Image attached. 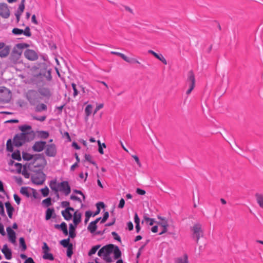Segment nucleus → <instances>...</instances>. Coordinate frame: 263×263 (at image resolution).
<instances>
[{"label":"nucleus","instance_id":"obj_1","mask_svg":"<svg viewBox=\"0 0 263 263\" xmlns=\"http://www.w3.org/2000/svg\"><path fill=\"white\" fill-rule=\"evenodd\" d=\"M18 128L22 133L17 134L13 138V143L15 146L19 147L25 142L33 140L35 136V132L32 130L30 125H23L19 126Z\"/></svg>","mask_w":263,"mask_h":263},{"label":"nucleus","instance_id":"obj_2","mask_svg":"<svg viewBox=\"0 0 263 263\" xmlns=\"http://www.w3.org/2000/svg\"><path fill=\"white\" fill-rule=\"evenodd\" d=\"M111 253H114L115 259H118L121 257L122 253L119 248L113 244H108L103 246L99 250L98 255L102 257L106 262L110 263L113 261L110 256Z\"/></svg>","mask_w":263,"mask_h":263},{"label":"nucleus","instance_id":"obj_3","mask_svg":"<svg viewBox=\"0 0 263 263\" xmlns=\"http://www.w3.org/2000/svg\"><path fill=\"white\" fill-rule=\"evenodd\" d=\"M34 167H39V170H32V172L35 173L34 175L31 176L32 182L36 185H42L46 180V175L42 171L43 166L42 165L36 164L34 165Z\"/></svg>","mask_w":263,"mask_h":263},{"label":"nucleus","instance_id":"obj_4","mask_svg":"<svg viewBox=\"0 0 263 263\" xmlns=\"http://www.w3.org/2000/svg\"><path fill=\"white\" fill-rule=\"evenodd\" d=\"M191 231L192 232V237L195 239L197 243L201 237L203 236V231L202 229V226L199 223H196L191 228Z\"/></svg>","mask_w":263,"mask_h":263},{"label":"nucleus","instance_id":"obj_5","mask_svg":"<svg viewBox=\"0 0 263 263\" xmlns=\"http://www.w3.org/2000/svg\"><path fill=\"white\" fill-rule=\"evenodd\" d=\"M186 84L189 85V88L186 91V93L187 95H189L191 93L195 86V78L193 70H190L187 73Z\"/></svg>","mask_w":263,"mask_h":263},{"label":"nucleus","instance_id":"obj_6","mask_svg":"<svg viewBox=\"0 0 263 263\" xmlns=\"http://www.w3.org/2000/svg\"><path fill=\"white\" fill-rule=\"evenodd\" d=\"M29 46V44L25 43L16 44L13 49L11 55L15 57L17 59L20 58L23 52V49Z\"/></svg>","mask_w":263,"mask_h":263},{"label":"nucleus","instance_id":"obj_7","mask_svg":"<svg viewBox=\"0 0 263 263\" xmlns=\"http://www.w3.org/2000/svg\"><path fill=\"white\" fill-rule=\"evenodd\" d=\"M11 98V91L5 87H1L0 88V102L8 103L10 101Z\"/></svg>","mask_w":263,"mask_h":263},{"label":"nucleus","instance_id":"obj_8","mask_svg":"<svg viewBox=\"0 0 263 263\" xmlns=\"http://www.w3.org/2000/svg\"><path fill=\"white\" fill-rule=\"evenodd\" d=\"M60 191L63 192L65 196H67L71 192V188L67 181H63L58 183Z\"/></svg>","mask_w":263,"mask_h":263},{"label":"nucleus","instance_id":"obj_9","mask_svg":"<svg viewBox=\"0 0 263 263\" xmlns=\"http://www.w3.org/2000/svg\"><path fill=\"white\" fill-rule=\"evenodd\" d=\"M42 156V154H36L35 155H33L27 152H23L22 153L23 159L25 161H29L31 160L32 158H33V162L32 163V164L33 166L34 165L37 164H35V161L37 159H39Z\"/></svg>","mask_w":263,"mask_h":263},{"label":"nucleus","instance_id":"obj_10","mask_svg":"<svg viewBox=\"0 0 263 263\" xmlns=\"http://www.w3.org/2000/svg\"><path fill=\"white\" fill-rule=\"evenodd\" d=\"M45 154L48 157H54L57 154V148L54 144L46 145Z\"/></svg>","mask_w":263,"mask_h":263},{"label":"nucleus","instance_id":"obj_11","mask_svg":"<svg viewBox=\"0 0 263 263\" xmlns=\"http://www.w3.org/2000/svg\"><path fill=\"white\" fill-rule=\"evenodd\" d=\"M24 55L26 59L30 61H35L38 59L36 52L32 49H27L24 52Z\"/></svg>","mask_w":263,"mask_h":263},{"label":"nucleus","instance_id":"obj_12","mask_svg":"<svg viewBox=\"0 0 263 263\" xmlns=\"http://www.w3.org/2000/svg\"><path fill=\"white\" fill-rule=\"evenodd\" d=\"M46 146V142L45 141H36L34 143L33 145L32 146V149L34 152H41L44 148H45Z\"/></svg>","mask_w":263,"mask_h":263},{"label":"nucleus","instance_id":"obj_13","mask_svg":"<svg viewBox=\"0 0 263 263\" xmlns=\"http://www.w3.org/2000/svg\"><path fill=\"white\" fill-rule=\"evenodd\" d=\"M74 209L73 208H67L61 212L62 215L66 220H70L72 217V214L70 211H74Z\"/></svg>","mask_w":263,"mask_h":263},{"label":"nucleus","instance_id":"obj_14","mask_svg":"<svg viewBox=\"0 0 263 263\" xmlns=\"http://www.w3.org/2000/svg\"><path fill=\"white\" fill-rule=\"evenodd\" d=\"M6 230L9 241L12 243H14L16 242L15 232L9 227L7 228Z\"/></svg>","mask_w":263,"mask_h":263},{"label":"nucleus","instance_id":"obj_15","mask_svg":"<svg viewBox=\"0 0 263 263\" xmlns=\"http://www.w3.org/2000/svg\"><path fill=\"white\" fill-rule=\"evenodd\" d=\"M2 252L4 254L5 258L7 259H11V258H12L11 250L8 248V246L6 244L4 245L3 248L2 249Z\"/></svg>","mask_w":263,"mask_h":263},{"label":"nucleus","instance_id":"obj_16","mask_svg":"<svg viewBox=\"0 0 263 263\" xmlns=\"http://www.w3.org/2000/svg\"><path fill=\"white\" fill-rule=\"evenodd\" d=\"M148 53L153 54L156 58L161 61L164 64H167V61L162 54H158L152 50H149Z\"/></svg>","mask_w":263,"mask_h":263},{"label":"nucleus","instance_id":"obj_17","mask_svg":"<svg viewBox=\"0 0 263 263\" xmlns=\"http://www.w3.org/2000/svg\"><path fill=\"white\" fill-rule=\"evenodd\" d=\"M82 214L76 211L73 214V222L77 226L81 221Z\"/></svg>","mask_w":263,"mask_h":263},{"label":"nucleus","instance_id":"obj_18","mask_svg":"<svg viewBox=\"0 0 263 263\" xmlns=\"http://www.w3.org/2000/svg\"><path fill=\"white\" fill-rule=\"evenodd\" d=\"M0 15L4 18H8L10 15L9 10L6 5H2V8L1 9Z\"/></svg>","mask_w":263,"mask_h":263},{"label":"nucleus","instance_id":"obj_19","mask_svg":"<svg viewBox=\"0 0 263 263\" xmlns=\"http://www.w3.org/2000/svg\"><path fill=\"white\" fill-rule=\"evenodd\" d=\"M8 215L10 218H12L13 213L14 211V208L11 205V203L8 201L5 203Z\"/></svg>","mask_w":263,"mask_h":263},{"label":"nucleus","instance_id":"obj_20","mask_svg":"<svg viewBox=\"0 0 263 263\" xmlns=\"http://www.w3.org/2000/svg\"><path fill=\"white\" fill-rule=\"evenodd\" d=\"M77 226L75 225H73L70 223L69 225V237L71 238H73L76 236V234L75 233L76 228Z\"/></svg>","mask_w":263,"mask_h":263},{"label":"nucleus","instance_id":"obj_21","mask_svg":"<svg viewBox=\"0 0 263 263\" xmlns=\"http://www.w3.org/2000/svg\"><path fill=\"white\" fill-rule=\"evenodd\" d=\"M97 229V224L93 221L89 224L87 229L92 234L94 233Z\"/></svg>","mask_w":263,"mask_h":263},{"label":"nucleus","instance_id":"obj_22","mask_svg":"<svg viewBox=\"0 0 263 263\" xmlns=\"http://www.w3.org/2000/svg\"><path fill=\"white\" fill-rule=\"evenodd\" d=\"M257 202L259 206L263 209V195L256 193L255 194Z\"/></svg>","mask_w":263,"mask_h":263},{"label":"nucleus","instance_id":"obj_23","mask_svg":"<svg viewBox=\"0 0 263 263\" xmlns=\"http://www.w3.org/2000/svg\"><path fill=\"white\" fill-rule=\"evenodd\" d=\"M47 109V105L44 103H41L37 105L35 107V110L36 112H41L42 111H46Z\"/></svg>","mask_w":263,"mask_h":263},{"label":"nucleus","instance_id":"obj_24","mask_svg":"<svg viewBox=\"0 0 263 263\" xmlns=\"http://www.w3.org/2000/svg\"><path fill=\"white\" fill-rule=\"evenodd\" d=\"M97 206V210L95 211V212L92 214L93 216H95L99 214L100 212V207L102 208H104L105 207V204L102 202H98L96 204Z\"/></svg>","mask_w":263,"mask_h":263},{"label":"nucleus","instance_id":"obj_25","mask_svg":"<svg viewBox=\"0 0 263 263\" xmlns=\"http://www.w3.org/2000/svg\"><path fill=\"white\" fill-rule=\"evenodd\" d=\"M54 213V210L53 208H48L46 211L45 219L46 220H49L53 214Z\"/></svg>","mask_w":263,"mask_h":263},{"label":"nucleus","instance_id":"obj_26","mask_svg":"<svg viewBox=\"0 0 263 263\" xmlns=\"http://www.w3.org/2000/svg\"><path fill=\"white\" fill-rule=\"evenodd\" d=\"M40 93L44 96L48 97L50 96V91L48 88H42L39 90Z\"/></svg>","mask_w":263,"mask_h":263},{"label":"nucleus","instance_id":"obj_27","mask_svg":"<svg viewBox=\"0 0 263 263\" xmlns=\"http://www.w3.org/2000/svg\"><path fill=\"white\" fill-rule=\"evenodd\" d=\"M69 238L67 239H64L60 241V244L64 247V248H68L70 247V245H72V243H70V239Z\"/></svg>","mask_w":263,"mask_h":263},{"label":"nucleus","instance_id":"obj_28","mask_svg":"<svg viewBox=\"0 0 263 263\" xmlns=\"http://www.w3.org/2000/svg\"><path fill=\"white\" fill-rule=\"evenodd\" d=\"M60 229H61V230L63 232V234L65 236H66L68 234L67 224L65 222H62L61 223V226L60 227Z\"/></svg>","mask_w":263,"mask_h":263},{"label":"nucleus","instance_id":"obj_29","mask_svg":"<svg viewBox=\"0 0 263 263\" xmlns=\"http://www.w3.org/2000/svg\"><path fill=\"white\" fill-rule=\"evenodd\" d=\"M9 53V48L8 47H6L4 48H3L0 51V57L4 58L7 57Z\"/></svg>","mask_w":263,"mask_h":263},{"label":"nucleus","instance_id":"obj_30","mask_svg":"<svg viewBox=\"0 0 263 263\" xmlns=\"http://www.w3.org/2000/svg\"><path fill=\"white\" fill-rule=\"evenodd\" d=\"M11 157L13 159L16 160L17 161H21L22 159L20 151L19 150H16L14 153H13Z\"/></svg>","mask_w":263,"mask_h":263},{"label":"nucleus","instance_id":"obj_31","mask_svg":"<svg viewBox=\"0 0 263 263\" xmlns=\"http://www.w3.org/2000/svg\"><path fill=\"white\" fill-rule=\"evenodd\" d=\"M49 186L53 191H57L58 190V183H57L56 180H53L50 181L49 183Z\"/></svg>","mask_w":263,"mask_h":263},{"label":"nucleus","instance_id":"obj_32","mask_svg":"<svg viewBox=\"0 0 263 263\" xmlns=\"http://www.w3.org/2000/svg\"><path fill=\"white\" fill-rule=\"evenodd\" d=\"M20 193L25 196L27 197H29L31 196V194L28 191V187L23 186L21 187Z\"/></svg>","mask_w":263,"mask_h":263},{"label":"nucleus","instance_id":"obj_33","mask_svg":"<svg viewBox=\"0 0 263 263\" xmlns=\"http://www.w3.org/2000/svg\"><path fill=\"white\" fill-rule=\"evenodd\" d=\"M6 149L8 152H12L13 151V144L11 139H9L6 143Z\"/></svg>","mask_w":263,"mask_h":263},{"label":"nucleus","instance_id":"obj_34","mask_svg":"<svg viewBox=\"0 0 263 263\" xmlns=\"http://www.w3.org/2000/svg\"><path fill=\"white\" fill-rule=\"evenodd\" d=\"M84 157L86 161L89 162L90 163L92 164L94 166H96L97 168H98L97 163L95 161L92 160L91 156L90 155L86 154Z\"/></svg>","mask_w":263,"mask_h":263},{"label":"nucleus","instance_id":"obj_35","mask_svg":"<svg viewBox=\"0 0 263 263\" xmlns=\"http://www.w3.org/2000/svg\"><path fill=\"white\" fill-rule=\"evenodd\" d=\"M158 224L163 228V230L159 234V235H161L166 233L167 231V227H168L167 222L165 221L164 222H159Z\"/></svg>","mask_w":263,"mask_h":263},{"label":"nucleus","instance_id":"obj_36","mask_svg":"<svg viewBox=\"0 0 263 263\" xmlns=\"http://www.w3.org/2000/svg\"><path fill=\"white\" fill-rule=\"evenodd\" d=\"M20 245L21 247V250L25 251L27 249V246L25 243V239L23 237H21L19 239Z\"/></svg>","mask_w":263,"mask_h":263},{"label":"nucleus","instance_id":"obj_37","mask_svg":"<svg viewBox=\"0 0 263 263\" xmlns=\"http://www.w3.org/2000/svg\"><path fill=\"white\" fill-rule=\"evenodd\" d=\"M175 263H189L187 254H184V259L178 258L176 259Z\"/></svg>","mask_w":263,"mask_h":263},{"label":"nucleus","instance_id":"obj_38","mask_svg":"<svg viewBox=\"0 0 263 263\" xmlns=\"http://www.w3.org/2000/svg\"><path fill=\"white\" fill-rule=\"evenodd\" d=\"M100 247V245H97L92 247L88 252V255L91 256L92 255L95 254Z\"/></svg>","mask_w":263,"mask_h":263},{"label":"nucleus","instance_id":"obj_39","mask_svg":"<svg viewBox=\"0 0 263 263\" xmlns=\"http://www.w3.org/2000/svg\"><path fill=\"white\" fill-rule=\"evenodd\" d=\"M43 258L45 259H48L51 261L53 260L54 259L53 255L51 253H49V252L44 253Z\"/></svg>","mask_w":263,"mask_h":263},{"label":"nucleus","instance_id":"obj_40","mask_svg":"<svg viewBox=\"0 0 263 263\" xmlns=\"http://www.w3.org/2000/svg\"><path fill=\"white\" fill-rule=\"evenodd\" d=\"M92 106L90 104L87 105L85 109V112L87 117H89L92 112Z\"/></svg>","mask_w":263,"mask_h":263},{"label":"nucleus","instance_id":"obj_41","mask_svg":"<svg viewBox=\"0 0 263 263\" xmlns=\"http://www.w3.org/2000/svg\"><path fill=\"white\" fill-rule=\"evenodd\" d=\"M39 136L41 138L44 139H47L49 136V133L47 131L41 130V131L39 132Z\"/></svg>","mask_w":263,"mask_h":263},{"label":"nucleus","instance_id":"obj_42","mask_svg":"<svg viewBox=\"0 0 263 263\" xmlns=\"http://www.w3.org/2000/svg\"><path fill=\"white\" fill-rule=\"evenodd\" d=\"M42 204L45 207H48L52 204L51 198L50 197L47 198L42 201Z\"/></svg>","mask_w":263,"mask_h":263},{"label":"nucleus","instance_id":"obj_43","mask_svg":"<svg viewBox=\"0 0 263 263\" xmlns=\"http://www.w3.org/2000/svg\"><path fill=\"white\" fill-rule=\"evenodd\" d=\"M40 191L44 197H47L49 193V190L47 186H45L44 188L41 189Z\"/></svg>","mask_w":263,"mask_h":263},{"label":"nucleus","instance_id":"obj_44","mask_svg":"<svg viewBox=\"0 0 263 263\" xmlns=\"http://www.w3.org/2000/svg\"><path fill=\"white\" fill-rule=\"evenodd\" d=\"M12 32L14 35H20L23 34V30L17 28H14L12 29Z\"/></svg>","mask_w":263,"mask_h":263},{"label":"nucleus","instance_id":"obj_45","mask_svg":"<svg viewBox=\"0 0 263 263\" xmlns=\"http://www.w3.org/2000/svg\"><path fill=\"white\" fill-rule=\"evenodd\" d=\"M23 34L27 37H30L31 36V33L30 32V28L27 26L25 28V30H23Z\"/></svg>","mask_w":263,"mask_h":263},{"label":"nucleus","instance_id":"obj_46","mask_svg":"<svg viewBox=\"0 0 263 263\" xmlns=\"http://www.w3.org/2000/svg\"><path fill=\"white\" fill-rule=\"evenodd\" d=\"M92 216V213L90 211H87L85 212V223H87L90 216Z\"/></svg>","mask_w":263,"mask_h":263},{"label":"nucleus","instance_id":"obj_47","mask_svg":"<svg viewBox=\"0 0 263 263\" xmlns=\"http://www.w3.org/2000/svg\"><path fill=\"white\" fill-rule=\"evenodd\" d=\"M25 2V0H22L21 4L19 5L18 10H19V12L21 13H23V12L24 11V10L25 9V4H24Z\"/></svg>","mask_w":263,"mask_h":263},{"label":"nucleus","instance_id":"obj_48","mask_svg":"<svg viewBox=\"0 0 263 263\" xmlns=\"http://www.w3.org/2000/svg\"><path fill=\"white\" fill-rule=\"evenodd\" d=\"M108 217H109V213H108V212H105L104 214H103V216L102 218V219H101V220L100 221V223H104L107 220V219H108Z\"/></svg>","mask_w":263,"mask_h":263},{"label":"nucleus","instance_id":"obj_49","mask_svg":"<svg viewBox=\"0 0 263 263\" xmlns=\"http://www.w3.org/2000/svg\"><path fill=\"white\" fill-rule=\"evenodd\" d=\"M73 254L72 251V245H70V247L67 248V256L68 257H71Z\"/></svg>","mask_w":263,"mask_h":263},{"label":"nucleus","instance_id":"obj_50","mask_svg":"<svg viewBox=\"0 0 263 263\" xmlns=\"http://www.w3.org/2000/svg\"><path fill=\"white\" fill-rule=\"evenodd\" d=\"M32 118L34 120L39 121L41 122H43L46 120V116H41V117L33 116Z\"/></svg>","mask_w":263,"mask_h":263},{"label":"nucleus","instance_id":"obj_51","mask_svg":"<svg viewBox=\"0 0 263 263\" xmlns=\"http://www.w3.org/2000/svg\"><path fill=\"white\" fill-rule=\"evenodd\" d=\"M0 214L3 217L6 216L4 205L1 201H0Z\"/></svg>","mask_w":263,"mask_h":263},{"label":"nucleus","instance_id":"obj_52","mask_svg":"<svg viewBox=\"0 0 263 263\" xmlns=\"http://www.w3.org/2000/svg\"><path fill=\"white\" fill-rule=\"evenodd\" d=\"M42 249L43 250L44 253H45V252H48L50 251V248L46 242L43 243Z\"/></svg>","mask_w":263,"mask_h":263},{"label":"nucleus","instance_id":"obj_53","mask_svg":"<svg viewBox=\"0 0 263 263\" xmlns=\"http://www.w3.org/2000/svg\"><path fill=\"white\" fill-rule=\"evenodd\" d=\"M70 199L71 200L77 201H78L80 203H82V200L80 199V198H79V197H78V196H77L76 195H71L70 196Z\"/></svg>","mask_w":263,"mask_h":263},{"label":"nucleus","instance_id":"obj_54","mask_svg":"<svg viewBox=\"0 0 263 263\" xmlns=\"http://www.w3.org/2000/svg\"><path fill=\"white\" fill-rule=\"evenodd\" d=\"M71 86L73 90V97H75L78 94V91L77 89L76 84L74 83H72L71 84Z\"/></svg>","mask_w":263,"mask_h":263},{"label":"nucleus","instance_id":"obj_55","mask_svg":"<svg viewBox=\"0 0 263 263\" xmlns=\"http://www.w3.org/2000/svg\"><path fill=\"white\" fill-rule=\"evenodd\" d=\"M111 234L114 236V238L115 240L119 242L121 241L120 237L118 235V234L116 232H112L111 233Z\"/></svg>","mask_w":263,"mask_h":263},{"label":"nucleus","instance_id":"obj_56","mask_svg":"<svg viewBox=\"0 0 263 263\" xmlns=\"http://www.w3.org/2000/svg\"><path fill=\"white\" fill-rule=\"evenodd\" d=\"M69 204H70L69 202L67 201H62L61 204V206L62 208H65V209L67 208H71V206H69Z\"/></svg>","mask_w":263,"mask_h":263},{"label":"nucleus","instance_id":"obj_57","mask_svg":"<svg viewBox=\"0 0 263 263\" xmlns=\"http://www.w3.org/2000/svg\"><path fill=\"white\" fill-rule=\"evenodd\" d=\"M98 151L100 154L102 155L104 154V151H103V148L102 147V144H101L100 140L98 141Z\"/></svg>","mask_w":263,"mask_h":263},{"label":"nucleus","instance_id":"obj_58","mask_svg":"<svg viewBox=\"0 0 263 263\" xmlns=\"http://www.w3.org/2000/svg\"><path fill=\"white\" fill-rule=\"evenodd\" d=\"M116 220V217L115 216H114V217L112 218V221H109V222L106 223L105 224V227H110V226L114 225L115 223Z\"/></svg>","mask_w":263,"mask_h":263},{"label":"nucleus","instance_id":"obj_59","mask_svg":"<svg viewBox=\"0 0 263 263\" xmlns=\"http://www.w3.org/2000/svg\"><path fill=\"white\" fill-rule=\"evenodd\" d=\"M22 174L24 176L25 178H29L30 176V174L27 172L25 166H24V170L22 171Z\"/></svg>","mask_w":263,"mask_h":263},{"label":"nucleus","instance_id":"obj_60","mask_svg":"<svg viewBox=\"0 0 263 263\" xmlns=\"http://www.w3.org/2000/svg\"><path fill=\"white\" fill-rule=\"evenodd\" d=\"M46 78V80L48 81H50L52 79V76L51 74L50 70H48L47 71V75H45Z\"/></svg>","mask_w":263,"mask_h":263},{"label":"nucleus","instance_id":"obj_61","mask_svg":"<svg viewBox=\"0 0 263 263\" xmlns=\"http://www.w3.org/2000/svg\"><path fill=\"white\" fill-rule=\"evenodd\" d=\"M125 205V200L123 198H121L120 200L119 204L118 205V208L120 209H122L124 208Z\"/></svg>","mask_w":263,"mask_h":263},{"label":"nucleus","instance_id":"obj_62","mask_svg":"<svg viewBox=\"0 0 263 263\" xmlns=\"http://www.w3.org/2000/svg\"><path fill=\"white\" fill-rule=\"evenodd\" d=\"M136 193L140 195H144L145 194L146 192L144 190L141 189L140 188H137L136 189Z\"/></svg>","mask_w":263,"mask_h":263},{"label":"nucleus","instance_id":"obj_63","mask_svg":"<svg viewBox=\"0 0 263 263\" xmlns=\"http://www.w3.org/2000/svg\"><path fill=\"white\" fill-rule=\"evenodd\" d=\"M14 199L17 204H20L21 202L20 197L16 194L13 195Z\"/></svg>","mask_w":263,"mask_h":263},{"label":"nucleus","instance_id":"obj_64","mask_svg":"<svg viewBox=\"0 0 263 263\" xmlns=\"http://www.w3.org/2000/svg\"><path fill=\"white\" fill-rule=\"evenodd\" d=\"M119 57H121L123 60H124L126 62H128L129 58L126 56L124 54L120 53V54H119Z\"/></svg>","mask_w":263,"mask_h":263}]
</instances>
